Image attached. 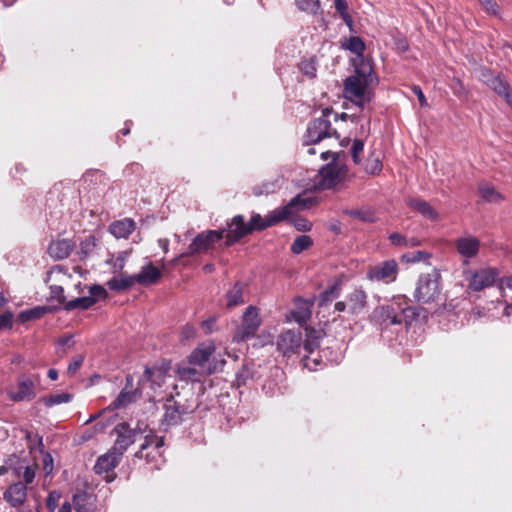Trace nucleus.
<instances>
[{
  "label": "nucleus",
  "mask_w": 512,
  "mask_h": 512,
  "mask_svg": "<svg viewBox=\"0 0 512 512\" xmlns=\"http://www.w3.org/2000/svg\"><path fill=\"white\" fill-rule=\"evenodd\" d=\"M198 398L191 388H183L182 391L171 395L164 405L165 413L161 422L166 428L179 425L183 416L193 413L198 407Z\"/></svg>",
  "instance_id": "nucleus-1"
},
{
  "label": "nucleus",
  "mask_w": 512,
  "mask_h": 512,
  "mask_svg": "<svg viewBox=\"0 0 512 512\" xmlns=\"http://www.w3.org/2000/svg\"><path fill=\"white\" fill-rule=\"evenodd\" d=\"M320 336L315 330L302 339L300 329H287L282 331L276 339V348L284 357H291L303 349L307 354H312L319 347Z\"/></svg>",
  "instance_id": "nucleus-2"
},
{
  "label": "nucleus",
  "mask_w": 512,
  "mask_h": 512,
  "mask_svg": "<svg viewBox=\"0 0 512 512\" xmlns=\"http://www.w3.org/2000/svg\"><path fill=\"white\" fill-rule=\"evenodd\" d=\"M372 72L370 65H362L355 69L354 75L349 76L344 81L346 97L354 99L360 108H363L365 103L371 100V94L367 92V87L373 81Z\"/></svg>",
  "instance_id": "nucleus-3"
},
{
  "label": "nucleus",
  "mask_w": 512,
  "mask_h": 512,
  "mask_svg": "<svg viewBox=\"0 0 512 512\" xmlns=\"http://www.w3.org/2000/svg\"><path fill=\"white\" fill-rule=\"evenodd\" d=\"M400 311L401 298L397 297L388 304L375 307L369 319L384 334L392 327L401 326Z\"/></svg>",
  "instance_id": "nucleus-4"
},
{
  "label": "nucleus",
  "mask_w": 512,
  "mask_h": 512,
  "mask_svg": "<svg viewBox=\"0 0 512 512\" xmlns=\"http://www.w3.org/2000/svg\"><path fill=\"white\" fill-rule=\"evenodd\" d=\"M333 114V109L325 108L322 110L320 117L311 121L307 127L304 144L311 146L321 142L325 138L334 136L339 138L340 135L337 130L331 128L330 116Z\"/></svg>",
  "instance_id": "nucleus-5"
},
{
  "label": "nucleus",
  "mask_w": 512,
  "mask_h": 512,
  "mask_svg": "<svg viewBox=\"0 0 512 512\" xmlns=\"http://www.w3.org/2000/svg\"><path fill=\"white\" fill-rule=\"evenodd\" d=\"M315 199L303 195H297L289 203L281 208L270 211L266 216V225L272 227L281 221L287 220L296 210L308 209L315 204Z\"/></svg>",
  "instance_id": "nucleus-6"
},
{
  "label": "nucleus",
  "mask_w": 512,
  "mask_h": 512,
  "mask_svg": "<svg viewBox=\"0 0 512 512\" xmlns=\"http://www.w3.org/2000/svg\"><path fill=\"white\" fill-rule=\"evenodd\" d=\"M463 274L467 281V289L479 292L498 283L500 271L496 267H485L474 271L467 269L463 271Z\"/></svg>",
  "instance_id": "nucleus-7"
},
{
  "label": "nucleus",
  "mask_w": 512,
  "mask_h": 512,
  "mask_svg": "<svg viewBox=\"0 0 512 512\" xmlns=\"http://www.w3.org/2000/svg\"><path fill=\"white\" fill-rule=\"evenodd\" d=\"M440 278V274L435 271L420 275L414 292V298L422 303L436 302L441 293Z\"/></svg>",
  "instance_id": "nucleus-8"
},
{
  "label": "nucleus",
  "mask_w": 512,
  "mask_h": 512,
  "mask_svg": "<svg viewBox=\"0 0 512 512\" xmlns=\"http://www.w3.org/2000/svg\"><path fill=\"white\" fill-rule=\"evenodd\" d=\"M147 425L138 422L134 428H131L127 422L119 423L115 426L114 432L117 435L115 443L111 448L122 457L128 447L133 444L138 436L146 431Z\"/></svg>",
  "instance_id": "nucleus-9"
},
{
  "label": "nucleus",
  "mask_w": 512,
  "mask_h": 512,
  "mask_svg": "<svg viewBox=\"0 0 512 512\" xmlns=\"http://www.w3.org/2000/svg\"><path fill=\"white\" fill-rule=\"evenodd\" d=\"M399 274V265L395 259H388L370 266L366 272V279L371 282L391 284L396 281Z\"/></svg>",
  "instance_id": "nucleus-10"
},
{
  "label": "nucleus",
  "mask_w": 512,
  "mask_h": 512,
  "mask_svg": "<svg viewBox=\"0 0 512 512\" xmlns=\"http://www.w3.org/2000/svg\"><path fill=\"white\" fill-rule=\"evenodd\" d=\"M261 325V319L258 313V309L255 306H249L246 308L241 324L236 328L233 341L242 342L250 339L256 335Z\"/></svg>",
  "instance_id": "nucleus-11"
},
{
  "label": "nucleus",
  "mask_w": 512,
  "mask_h": 512,
  "mask_svg": "<svg viewBox=\"0 0 512 512\" xmlns=\"http://www.w3.org/2000/svg\"><path fill=\"white\" fill-rule=\"evenodd\" d=\"M225 230H207L199 233L188 246L187 251L182 256H192L207 252L213 248L214 244L224 238Z\"/></svg>",
  "instance_id": "nucleus-12"
},
{
  "label": "nucleus",
  "mask_w": 512,
  "mask_h": 512,
  "mask_svg": "<svg viewBox=\"0 0 512 512\" xmlns=\"http://www.w3.org/2000/svg\"><path fill=\"white\" fill-rule=\"evenodd\" d=\"M454 247L459 256L463 259L464 264L475 258L480 251V240L473 235L466 234L454 241Z\"/></svg>",
  "instance_id": "nucleus-13"
},
{
  "label": "nucleus",
  "mask_w": 512,
  "mask_h": 512,
  "mask_svg": "<svg viewBox=\"0 0 512 512\" xmlns=\"http://www.w3.org/2000/svg\"><path fill=\"white\" fill-rule=\"evenodd\" d=\"M225 246H232L240 239L248 234H251L243 215L234 216L230 222L227 223V228H224Z\"/></svg>",
  "instance_id": "nucleus-14"
},
{
  "label": "nucleus",
  "mask_w": 512,
  "mask_h": 512,
  "mask_svg": "<svg viewBox=\"0 0 512 512\" xmlns=\"http://www.w3.org/2000/svg\"><path fill=\"white\" fill-rule=\"evenodd\" d=\"M347 173L345 165H339L336 162H330L323 166L320 171V184L323 188L330 189L336 186Z\"/></svg>",
  "instance_id": "nucleus-15"
},
{
  "label": "nucleus",
  "mask_w": 512,
  "mask_h": 512,
  "mask_svg": "<svg viewBox=\"0 0 512 512\" xmlns=\"http://www.w3.org/2000/svg\"><path fill=\"white\" fill-rule=\"evenodd\" d=\"M9 398L14 402L31 401L35 398V383L27 375H21L17 380V390L8 393Z\"/></svg>",
  "instance_id": "nucleus-16"
},
{
  "label": "nucleus",
  "mask_w": 512,
  "mask_h": 512,
  "mask_svg": "<svg viewBox=\"0 0 512 512\" xmlns=\"http://www.w3.org/2000/svg\"><path fill=\"white\" fill-rule=\"evenodd\" d=\"M482 80L496 94L503 97L507 103L512 99V95L510 94V85L501 77L500 74L485 71L482 73Z\"/></svg>",
  "instance_id": "nucleus-17"
},
{
  "label": "nucleus",
  "mask_w": 512,
  "mask_h": 512,
  "mask_svg": "<svg viewBox=\"0 0 512 512\" xmlns=\"http://www.w3.org/2000/svg\"><path fill=\"white\" fill-rule=\"evenodd\" d=\"M347 312L353 316L364 313L368 306V295L363 288H355L346 297Z\"/></svg>",
  "instance_id": "nucleus-18"
},
{
  "label": "nucleus",
  "mask_w": 512,
  "mask_h": 512,
  "mask_svg": "<svg viewBox=\"0 0 512 512\" xmlns=\"http://www.w3.org/2000/svg\"><path fill=\"white\" fill-rule=\"evenodd\" d=\"M166 370L162 367H146L142 377L139 380V384L145 387L146 384H150V388L156 390L160 388L165 381Z\"/></svg>",
  "instance_id": "nucleus-19"
},
{
  "label": "nucleus",
  "mask_w": 512,
  "mask_h": 512,
  "mask_svg": "<svg viewBox=\"0 0 512 512\" xmlns=\"http://www.w3.org/2000/svg\"><path fill=\"white\" fill-rule=\"evenodd\" d=\"M3 497L12 507L21 506L27 497L26 484L22 482L11 484L4 492Z\"/></svg>",
  "instance_id": "nucleus-20"
},
{
  "label": "nucleus",
  "mask_w": 512,
  "mask_h": 512,
  "mask_svg": "<svg viewBox=\"0 0 512 512\" xmlns=\"http://www.w3.org/2000/svg\"><path fill=\"white\" fill-rule=\"evenodd\" d=\"M311 306L312 302L298 298L295 300L294 308L289 312L287 316L289 321H295L302 325L307 322L311 317Z\"/></svg>",
  "instance_id": "nucleus-21"
},
{
  "label": "nucleus",
  "mask_w": 512,
  "mask_h": 512,
  "mask_svg": "<svg viewBox=\"0 0 512 512\" xmlns=\"http://www.w3.org/2000/svg\"><path fill=\"white\" fill-rule=\"evenodd\" d=\"M75 243L70 239L52 241L48 247L49 255L56 260H63L70 256Z\"/></svg>",
  "instance_id": "nucleus-22"
},
{
  "label": "nucleus",
  "mask_w": 512,
  "mask_h": 512,
  "mask_svg": "<svg viewBox=\"0 0 512 512\" xmlns=\"http://www.w3.org/2000/svg\"><path fill=\"white\" fill-rule=\"evenodd\" d=\"M122 457L120 453H116L114 450L110 449L104 455H101L94 466V471L97 474L108 473L112 471L121 461Z\"/></svg>",
  "instance_id": "nucleus-23"
},
{
  "label": "nucleus",
  "mask_w": 512,
  "mask_h": 512,
  "mask_svg": "<svg viewBox=\"0 0 512 512\" xmlns=\"http://www.w3.org/2000/svg\"><path fill=\"white\" fill-rule=\"evenodd\" d=\"M11 469L18 478H23L25 484H30L35 478V467L29 465L25 459H11Z\"/></svg>",
  "instance_id": "nucleus-24"
},
{
  "label": "nucleus",
  "mask_w": 512,
  "mask_h": 512,
  "mask_svg": "<svg viewBox=\"0 0 512 512\" xmlns=\"http://www.w3.org/2000/svg\"><path fill=\"white\" fill-rule=\"evenodd\" d=\"M407 205L430 221H436L439 219V213L423 199L409 198Z\"/></svg>",
  "instance_id": "nucleus-25"
},
{
  "label": "nucleus",
  "mask_w": 512,
  "mask_h": 512,
  "mask_svg": "<svg viewBox=\"0 0 512 512\" xmlns=\"http://www.w3.org/2000/svg\"><path fill=\"white\" fill-rule=\"evenodd\" d=\"M136 223L131 218L114 221L109 226V232L117 239L128 238L135 230Z\"/></svg>",
  "instance_id": "nucleus-26"
},
{
  "label": "nucleus",
  "mask_w": 512,
  "mask_h": 512,
  "mask_svg": "<svg viewBox=\"0 0 512 512\" xmlns=\"http://www.w3.org/2000/svg\"><path fill=\"white\" fill-rule=\"evenodd\" d=\"M73 505L76 512H95V496L85 491L73 495Z\"/></svg>",
  "instance_id": "nucleus-27"
},
{
  "label": "nucleus",
  "mask_w": 512,
  "mask_h": 512,
  "mask_svg": "<svg viewBox=\"0 0 512 512\" xmlns=\"http://www.w3.org/2000/svg\"><path fill=\"white\" fill-rule=\"evenodd\" d=\"M136 281L142 286H149L158 282L161 271L151 263L142 267L138 274H135Z\"/></svg>",
  "instance_id": "nucleus-28"
},
{
  "label": "nucleus",
  "mask_w": 512,
  "mask_h": 512,
  "mask_svg": "<svg viewBox=\"0 0 512 512\" xmlns=\"http://www.w3.org/2000/svg\"><path fill=\"white\" fill-rule=\"evenodd\" d=\"M214 351L215 346L213 344H201L190 354L189 363L202 367L210 359Z\"/></svg>",
  "instance_id": "nucleus-29"
},
{
  "label": "nucleus",
  "mask_w": 512,
  "mask_h": 512,
  "mask_svg": "<svg viewBox=\"0 0 512 512\" xmlns=\"http://www.w3.org/2000/svg\"><path fill=\"white\" fill-rule=\"evenodd\" d=\"M226 306L233 308L244 303V284L235 282L226 292Z\"/></svg>",
  "instance_id": "nucleus-30"
},
{
  "label": "nucleus",
  "mask_w": 512,
  "mask_h": 512,
  "mask_svg": "<svg viewBox=\"0 0 512 512\" xmlns=\"http://www.w3.org/2000/svg\"><path fill=\"white\" fill-rule=\"evenodd\" d=\"M480 196L487 202L498 203L503 200V196L496 188L488 182H480L478 185Z\"/></svg>",
  "instance_id": "nucleus-31"
},
{
  "label": "nucleus",
  "mask_w": 512,
  "mask_h": 512,
  "mask_svg": "<svg viewBox=\"0 0 512 512\" xmlns=\"http://www.w3.org/2000/svg\"><path fill=\"white\" fill-rule=\"evenodd\" d=\"M401 298V325L405 323L407 326L411 325L420 316V309L415 306H409L404 297Z\"/></svg>",
  "instance_id": "nucleus-32"
},
{
  "label": "nucleus",
  "mask_w": 512,
  "mask_h": 512,
  "mask_svg": "<svg viewBox=\"0 0 512 512\" xmlns=\"http://www.w3.org/2000/svg\"><path fill=\"white\" fill-rule=\"evenodd\" d=\"M388 239L393 246L413 248L421 245V240L416 237L407 238L406 236L393 232L389 234Z\"/></svg>",
  "instance_id": "nucleus-33"
},
{
  "label": "nucleus",
  "mask_w": 512,
  "mask_h": 512,
  "mask_svg": "<svg viewBox=\"0 0 512 512\" xmlns=\"http://www.w3.org/2000/svg\"><path fill=\"white\" fill-rule=\"evenodd\" d=\"M136 281L135 274L134 275H127L122 277H113L108 282L107 285L110 290L113 291H122L125 289H128L132 287Z\"/></svg>",
  "instance_id": "nucleus-34"
},
{
  "label": "nucleus",
  "mask_w": 512,
  "mask_h": 512,
  "mask_svg": "<svg viewBox=\"0 0 512 512\" xmlns=\"http://www.w3.org/2000/svg\"><path fill=\"white\" fill-rule=\"evenodd\" d=\"M281 184V178L279 177L265 181L262 184L253 187V194L255 196H262L275 193L281 188Z\"/></svg>",
  "instance_id": "nucleus-35"
},
{
  "label": "nucleus",
  "mask_w": 512,
  "mask_h": 512,
  "mask_svg": "<svg viewBox=\"0 0 512 512\" xmlns=\"http://www.w3.org/2000/svg\"><path fill=\"white\" fill-rule=\"evenodd\" d=\"M344 213L349 217L358 219L362 222L373 223L376 221L374 211L369 207L360 209H345Z\"/></svg>",
  "instance_id": "nucleus-36"
},
{
  "label": "nucleus",
  "mask_w": 512,
  "mask_h": 512,
  "mask_svg": "<svg viewBox=\"0 0 512 512\" xmlns=\"http://www.w3.org/2000/svg\"><path fill=\"white\" fill-rule=\"evenodd\" d=\"M94 305V299L88 296L78 297L73 300L67 301L64 306V310L70 312L75 309L87 310Z\"/></svg>",
  "instance_id": "nucleus-37"
},
{
  "label": "nucleus",
  "mask_w": 512,
  "mask_h": 512,
  "mask_svg": "<svg viewBox=\"0 0 512 512\" xmlns=\"http://www.w3.org/2000/svg\"><path fill=\"white\" fill-rule=\"evenodd\" d=\"M47 311L48 308L44 306H37L31 309H27L19 313L18 320L22 323H25L31 320L39 319L44 314H46Z\"/></svg>",
  "instance_id": "nucleus-38"
},
{
  "label": "nucleus",
  "mask_w": 512,
  "mask_h": 512,
  "mask_svg": "<svg viewBox=\"0 0 512 512\" xmlns=\"http://www.w3.org/2000/svg\"><path fill=\"white\" fill-rule=\"evenodd\" d=\"M313 245V240L310 236L308 235H300V236H297L293 243L291 244V252L293 254H300L302 253L303 251L309 249L311 246Z\"/></svg>",
  "instance_id": "nucleus-39"
},
{
  "label": "nucleus",
  "mask_w": 512,
  "mask_h": 512,
  "mask_svg": "<svg viewBox=\"0 0 512 512\" xmlns=\"http://www.w3.org/2000/svg\"><path fill=\"white\" fill-rule=\"evenodd\" d=\"M341 292V283L335 282L332 285H330L327 289H325L320 294V305H326L332 300L339 297Z\"/></svg>",
  "instance_id": "nucleus-40"
},
{
  "label": "nucleus",
  "mask_w": 512,
  "mask_h": 512,
  "mask_svg": "<svg viewBox=\"0 0 512 512\" xmlns=\"http://www.w3.org/2000/svg\"><path fill=\"white\" fill-rule=\"evenodd\" d=\"M135 399V391L127 390V388H124L119 395L116 397V399L111 403V406L114 409H119L122 407H126L130 403H132Z\"/></svg>",
  "instance_id": "nucleus-41"
},
{
  "label": "nucleus",
  "mask_w": 512,
  "mask_h": 512,
  "mask_svg": "<svg viewBox=\"0 0 512 512\" xmlns=\"http://www.w3.org/2000/svg\"><path fill=\"white\" fill-rule=\"evenodd\" d=\"M164 445V438L159 437L152 432L145 435L144 442L140 446V451L136 453V456H139L145 449L149 447H154L155 449H159Z\"/></svg>",
  "instance_id": "nucleus-42"
},
{
  "label": "nucleus",
  "mask_w": 512,
  "mask_h": 512,
  "mask_svg": "<svg viewBox=\"0 0 512 512\" xmlns=\"http://www.w3.org/2000/svg\"><path fill=\"white\" fill-rule=\"evenodd\" d=\"M343 47L356 55H362L365 50V44L358 36L349 37Z\"/></svg>",
  "instance_id": "nucleus-43"
},
{
  "label": "nucleus",
  "mask_w": 512,
  "mask_h": 512,
  "mask_svg": "<svg viewBox=\"0 0 512 512\" xmlns=\"http://www.w3.org/2000/svg\"><path fill=\"white\" fill-rule=\"evenodd\" d=\"M72 400V395L67 392L53 394L48 397H44L42 399L43 403L47 407H52L54 405L62 404V403H68Z\"/></svg>",
  "instance_id": "nucleus-44"
},
{
  "label": "nucleus",
  "mask_w": 512,
  "mask_h": 512,
  "mask_svg": "<svg viewBox=\"0 0 512 512\" xmlns=\"http://www.w3.org/2000/svg\"><path fill=\"white\" fill-rule=\"evenodd\" d=\"M297 7L306 13L316 15L320 10V0H295Z\"/></svg>",
  "instance_id": "nucleus-45"
},
{
  "label": "nucleus",
  "mask_w": 512,
  "mask_h": 512,
  "mask_svg": "<svg viewBox=\"0 0 512 512\" xmlns=\"http://www.w3.org/2000/svg\"><path fill=\"white\" fill-rule=\"evenodd\" d=\"M96 247V239L94 236H88L80 243L79 254L80 257L87 258Z\"/></svg>",
  "instance_id": "nucleus-46"
},
{
  "label": "nucleus",
  "mask_w": 512,
  "mask_h": 512,
  "mask_svg": "<svg viewBox=\"0 0 512 512\" xmlns=\"http://www.w3.org/2000/svg\"><path fill=\"white\" fill-rule=\"evenodd\" d=\"M249 230L251 233L254 231H262L268 228L266 225V219L263 218L260 214L253 212L249 222L247 223Z\"/></svg>",
  "instance_id": "nucleus-47"
},
{
  "label": "nucleus",
  "mask_w": 512,
  "mask_h": 512,
  "mask_svg": "<svg viewBox=\"0 0 512 512\" xmlns=\"http://www.w3.org/2000/svg\"><path fill=\"white\" fill-rule=\"evenodd\" d=\"M299 68L301 72L309 78H313L316 76L317 68L316 61L314 58L302 60L299 64Z\"/></svg>",
  "instance_id": "nucleus-48"
},
{
  "label": "nucleus",
  "mask_w": 512,
  "mask_h": 512,
  "mask_svg": "<svg viewBox=\"0 0 512 512\" xmlns=\"http://www.w3.org/2000/svg\"><path fill=\"white\" fill-rule=\"evenodd\" d=\"M179 377L185 381H200V373L193 367H182L178 369Z\"/></svg>",
  "instance_id": "nucleus-49"
},
{
  "label": "nucleus",
  "mask_w": 512,
  "mask_h": 512,
  "mask_svg": "<svg viewBox=\"0 0 512 512\" xmlns=\"http://www.w3.org/2000/svg\"><path fill=\"white\" fill-rule=\"evenodd\" d=\"M364 150V141L361 139H354L352 146L350 148V153L353 159V162L358 165L361 162L360 155Z\"/></svg>",
  "instance_id": "nucleus-50"
},
{
  "label": "nucleus",
  "mask_w": 512,
  "mask_h": 512,
  "mask_svg": "<svg viewBox=\"0 0 512 512\" xmlns=\"http://www.w3.org/2000/svg\"><path fill=\"white\" fill-rule=\"evenodd\" d=\"M482 8L493 16H500L501 9L495 0H477Z\"/></svg>",
  "instance_id": "nucleus-51"
},
{
  "label": "nucleus",
  "mask_w": 512,
  "mask_h": 512,
  "mask_svg": "<svg viewBox=\"0 0 512 512\" xmlns=\"http://www.w3.org/2000/svg\"><path fill=\"white\" fill-rule=\"evenodd\" d=\"M431 257V255L424 251H416L411 254L402 255V260L407 263H416L420 261L427 260Z\"/></svg>",
  "instance_id": "nucleus-52"
},
{
  "label": "nucleus",
  "mask_w": 512,
  "mask_h": 512,
  "mask_svg": "<svg viewBox=\"0 0 512 512\" xmlns=\"http://www.w3.org/2000/svg\"><path fill=\"white\" fill-rule=\"evenodd\" d=\"M291 224L297 231L308 232L312 229V223L304 217H297L290 220Z\"/></svg>",
  "instance_id": "nucleus-53"
},
{
  "label": "nucleus",
  "mask_w": 512,
  "mask_h": 512,
  "mask_svg": "<svg viewBox=\"0 0 512 512\" xmlns=\"http://www.w3.org/2000/svg\"><path fill=\"white\" fill-rule=\"evenodd\" d=\"M89 298L94 299V304L101 299H106L108 296V293L106 289L101 285H92L89 287Z\"/></svg>",
  "instance_id": "nucleus-54"
},
{
  "label": "nucleus",
  "mask_w": 512,
  "mask_h": 512,
  "mask_svg": "<svg viewBox=\"0 0 512 512\" xmlns=\"http://www.w3.org/2000/svg\"><path fill=\"white\" fill-rule=\"evenodd\" d=\"M50 294L51 298L57 300L60 304L65 306L67 303L66 297L64 295V288L60 285H51L50 286Z\"/></svg>",
  "instance_id": "nucleus-55"
},
{
  "label": "nucleus",
  "mask_w": 512,
  "mask_h": 512,
  "mask_svg": "<svg viewBox=\"0 0 512 512\" xmlns=\"http://www.w3.org/2000/svg\"><path fill=\"white\" fill-rule=\"evenodd\" d=\"M498 287L499 290L504 294H506L507 291L512 293V272L504 275L503 277L499 276Z\"/></svg>",
  "instance_id": "nucleus-56"
},
{
  "label": "nucleus",
  "mask_w": 512,
  "mask_h": 512,
  "mask_svg": "<svg viewBox=\"0 0 512 512\" xmlns=\"http://www.w3.org/2000/svg\"><path fill=\"white\" fill-rule=\"evenodd\" d=\"M128 257V252H120L113 261V273H118L125 267V262Z\"/></svg>",
  "instance_id": "nucleus-57"
},
{
  "label": "nucleus",
  "mask_w": 512,
  "mask_h": 512,
  "mask_svg": "<svg viewBox=\"0 0 512 512\" xmlns=\"http://www.w3.org/2000/svg\"><path fill=\"white\" fill-rule=\"evenodd\" d=\"M13 316V313L10 311H6L0 315V330L12 328Z\"/></svg>",
  "instance_id": "nucleus-58"
},
{
  "label": "nucleus",
  "mask_w": 512,
  "mask_h": 512,
  "mask_svg": "<svg viewBox=\"0 0 512 512\" xmlns=\"http://www.w3.org/2000/svg\"><path fill=\"white\" fill-rule=\"evenodd\" d=\"M251 377L250 369L248 366L244 365L241 371L237 374V380L239 383L245 384L246 380Z\"/></svg>",
  "instance_id": "nucleus-59"
},
{
  "label": "nucleus",
  "mask_w": 512,
  "mask_h": 512,
  "mask_svg": "<svg viewBox=\"0 0 512 512\" xmlns=\"http://www.w3.org/2000/svg\"><path fill=\"white\" fill-rule=\"evenodd\" d=\"M412 92L417 96L418 100H419V103L422 107H425L427 106V100H426V97L422 91V89L417 86V85H414L412 87Z\"/></svg>",
  "instance_id": "nucleus-60"
},
{
  "label": "nucleus",
  "mask_w": 512,
  "mask_h": 512,
  "mask_svg": "<svg viewBox=\"0 0 512 512\" xmlns=\"http://www.w3.org/2000/svg\"><path fill=\"white\" fill-rule=\"evenodd\" d=\"M82 363H83V357L82 356H79L76 359H74L68 365V369H67L68 373L69 374H74L80 368Z\"/></svg>",
  "instance_id": "nucleus-61"
},
{
  "label": "nucleus",
  "mask_w": 512,
  "mask_h": 512,
  "mask_svg": "<svg viewBox=\"0 0 512 512\" xmlns=\"http://www.w3.org/2000/svg\"><path fill=\"white\" fill-rule=\"evenodd\" d=\"M46 505L48 510L53 512L58 505V496H55L54 493H50L47 497Z\"/></svg>",
  "instance_id": "nucleus-62"
},
{
  "label": "nucleus",
  "mask_w": 512,
  "mask_h": 512,
  "mask_svg": "<svg viewBox=\"0 0 512 512\" xmlns=\"http://www.w3.org/2000/svg\"><path fill=\"white\" fill-rule=\"evenodd\" d=\"M382 170V163L379 159H374L371 163V166H366V171L371 174H377Z\"/></svg>",
  "instance_id": "nucleus-63"
},
{
  "label": "nucleus",
  "mask_w": 512,
  "mask_h": 512,
  "mask_svg": "<svg viewBox=\"0 0 512 512\" xmlns=\"http://www.w3.org/2000/svg\"><path fill=\"white\" fill-rule=\"evenodd\" d=\"M335 9L340 14L343 15L348 13V4L346 0H334Z\"/></svg>",
  "instance_id": "nucleus-64"
}]
</instances>
